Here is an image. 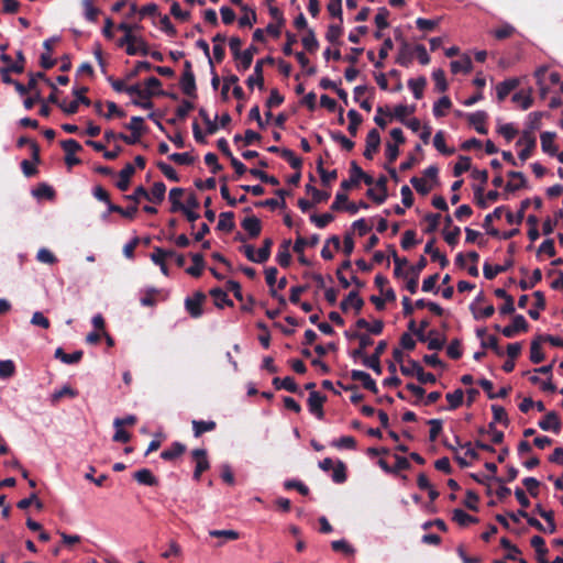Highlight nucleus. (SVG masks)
Instances as JSON below:
<instances>
[{
    "instance_id": "nucleus-1",
    "label": "nucleus",
    "mask_w": 563,
    "mask_h": 563,
    "mask_svg": "<svg viewBox=\"0 0 563 563\" xmlns=\"http://www.w3.org/2000/svg\"><path fill=\"white\" fill-rule=\"evenodd\" d=\"M516 252L515 243H510L507 249V253L509 257L505 261L503 265L492 266L489 263H484L483 273L484 277L488 280L494 279L498 274L507 272L509 268L514 266V254Z\"/></svg>"
},
{
    "instance_id": "nucleus-2",
    "label": "nucleus",
    "mask_w": 563,
    "mask_h": 563,
    "mask_svg": "<svg viewBox=\"0 0 563 563\" xmlns=\"http://www.w3.org/2000/svg\"><path fill=\"white\" fill-rule=\"evenodd\" d=\"M206 299V294L200 290L196 291L192 297L185 299V308L191 318L198 319L203 314L202 305Z\"/></svg>"
},
{
    "instance_id": "nucleus-3",
    "label": "nucleus",
    "mask_w": 563,
    "mask_h": 563,
    "mask_svg": "<svg viewBox=\"0 0 563 563\" xmlns=\"http://www.w3.org/2000/svg\"><path fill=\"white\" fill-rule=\"evenodd\" d=\"M387 349L386 341H379L375 347V351L372 355H366L362 360L364 366L373 369L377 375L382 374V365H380V356Z\"/></svg>"
},
{
    "instance_id": "nucleus-4",
    "label": "nucleus",
    "mask_w": 563,
    "mask_h": 563,
    "mask_svg": "<svg viewBox=\"0 0 563 563\" xmlns=\"http://www.w3.org/2000/svg\"><path fill=\"white\" fill-rule=\"evenodd\" d=\"M274 58L272 56H267L265 58L257 59L254 67V75L250 76L246 79V85L249 88L253 89L255 85L262 90L264 89V76H263V67L265 64L273 65Z\"/></svg>"
},
{
    "instance_id": "nucleus-5",
    "label": "nucleus",
    "mask_w": 563,
    "mask_h": 563,
    "mask_svg": "<svg viewBox=\"0 0 563 563\" xmlns=\"http://www.w3.org/2000/svg\"><path fill=\"white\" fill-rule=\"evenodd\" d=\"M191 457L196 462L192 477L195 481H200L202 473L210 468L207 450L195 449L191 451Z\"/></svg>"
},
{
    "instance_id": "nucleus-6",
    "label": "nucleus",
    "mask_w": 563,
    "mask_h": 563,
    "mask_svg": "<svg viewBox=\"0 0 563 563\" xmlns=\"http://www.w3.org/2000/svg\"><path fill=\"white\" fill-rule=\"evenodd\" d=\"M60 145L66 153L65 163L68 167H71L74 165H78L81 163V161L75 156V153L80 152L82 150V146L80 145L79 142H77L74 139H68V140L62 141Z\"/></svg>"
},
{
    "instance_id": "nucleus-7",
    "label": "nucleus",
    "mask_w": 563,
    "mask_h": 563,
    "mask_svg": "<svg viewBox=\"0 0 563 563\" xmlns=\"http://www.w3.org/2000/svg\"><path fill=\"white\" fill-rule=\"evenodd\" d=\"M516 144L517 146L525 145V147L519 152V158L525 162L532 155V152L537 146V140L530 132L525 131Z\"/></svg>"
},
{
    "instance_id": "nucleus-8",
    "label": "nucleus",
    "mask_w": 563,
    "mask_h": 563,
    "mask_svg": "<svg viewBox=\"0 0 563 563\" xmlns=\"http://www.w3.org/2000/svg\"><path fill=\"white\" fill-rule=\"evenodd\" d=\"M327 401V396L319 391H311L308 397L309 411L314 415L318 419H323V404Z\"/></svg>"
},
{
    "instance_id": "nucleus-9",
    "label": "nucleus",
    "mask_w": 563,
    "mask_h": 563,
    "mask_svg": "<svg viewBox=\"0 0 563 563\" xmlns=\"http://www.w3.org/2000/svg\"><path fill=\"white\" fill-rule=\"evenodd\" d=\"M538 426L543 431H552L555 434H559L562 429V422L555 411H549L541 420H539Z\"/></svg>"
},
{
    "instance_id": "nucleus-10",
    "label": "nucleus",
    "mask_w": 563,
    "mask_h": 563,
    "mask_svg": "<svg viewBox=\"0 0 563 563\" xmlns=\"http://www.w3.org/2000/svg\"><path fill=\"white\" fill-rule=\"evenodd\" d=\"M529 323L522 314H516L512 319V323L503 328L501 333L506 338H514L518 332H527Z\"/></svg>"
},
{
    "instance_id": "nucleus-11",
    "label": "nucleus",
    "mask_w": 563,
    "mask_h": 563,
    "mask_svg": "<svg viewBox=\"0 0 563 563\" xmlns=\"http://www.w3.org/2000/svg\"><path fill=\"white\" fill-rule=\"evenodd\" d=\"M355 310V313L358 314L364 307V300L360 297L357 290H351L349 295L340 302V309L343 312H347L350 308Z\"/></svg>"
},
{
    "instance_id": "nucleus-12",
    "label": "nucleus",
    "mask_w": 563,
    "mask_h": 563,
    "mask_svg": "<svg viewBox=\"0 0 563 563\" xmlns=\"http://www.w3.org/2000/svg\"><path fill=\"white\" fill-rule=\"evenodd\" d=\"M380 145V135L376 129L369 130L366 136V146L363 153L366 159H373L374 153H376Z\"/></svg>"
},
{
    "instance_id": "nucleus-13",
    "label": "nucleus",
    "mask_w": 563,
    "mask_h": 563,
    "mask_svg": "<svg viewBox=\"0 0 563 563\" xmlns=\"http://www.w3.org/2000/svg\"><path fill=\"white\" fill-rule=\"evenodd\" d=\"M487 120L488 114L483 110L467 114L468 123L475 128L477 133L483 135H486L488 133V130L486 128Z\"/></svg>"
},
{
    "instance_id": "nucleus-14",
    "label": "nucleus",
    "mask_w": 563,
    "mask_h": 563,
    "mask_svg": "<svg viewBox=\"0 0 563 563\" xmlns=\"http://www.w3.org/2000/svg\"><path fill=\"white\" fill-rule=\"evenodd\" d=\"M351 378L353 380H357V382H361L363 387L369 391H372L373 394H377L378 393V388H377V385L375 383V380L371 377V375L364 371H360V369H352L351 371Z\"/></svg>"
},
{
    "instance_id": "nucleus-15",
    "label": "nucleus",
    "mask_w": 563,
    "mask_h": 563,
    "mask_svg": "<svg viewBox=\"0 0 563 563\" xmlns=\"http://www.w3.org/2000/svg\"><path fill=\"white\" fill-rule=\"evenodd\" d=\"M520 80L518 78H508L496 86L498 101H504L508 95L518 88Z\"/></svg>"
},
{
    "instance_id": "nucleus-16",
    "label": "nucleus",
    "mask_w": 563,
    "mask_h": 563,
    "mask_svg": "<svg viewBox=\"0 0 563 563\" xmlns=\"http://www.w3.org/2000/svg\"><path fill=\"white\" fill-rule=\"evenodd\" d=\"M257 53H258V47L255 45H251L245 51H243L241 53L240 57L238 58V64H236L238 70L239 71L247 70L253 63L254 55Z\"/></svg>"
},
{
    "instance_id": "nucleus-17",
    "label": "nucleus",
    "mask_w": 563,
    "mask_h": 563,
    "mask_svg": "<svg viewBox=\"0 0 563 563\" xmlns=\"http://www.w3.org/2000/svg\"><path fill=\"white\" fill-rule=\"evenodd\" d=\"M179 85L181 91L189 98H197L196 77L190 74H181Z\"/></svg>"
},
{
    "instance_id": "nucleus-18",
    "label": "nucleus",
    "mask_w": 563,
    "mask_h": 563,
    "mask_svg": "<svg viewBox=\"0 0 563 563\" xmlns=\"http://www.w3.org/2000/svg\"><path fill=\"white\" fill-rule=\"evenodd\" d=\"M186 445L175 441L170 444V446L161 452V457L164 461L173 462L179 456H181L186 452Z\"/></svg>"
},
{
    "instance_id": "nucleus-19",
    "label": "nucleus",
    "mask_w": 563,
    "mask_h": 563,
    "mask_svg": "<svg viewBox=\"0 0 563 563\" xmlns=\"http://www.w3.org/2000/svg\"><path fill=\"white\" fill-rule=\"evenodd\" d=\"M273 385L277 390L285 389L289 393L299 394L300 396L302 395V391L299 390L298 385L291 376H286L284 378L275 377L273 379Z\"/></svg>"
},
{
    "instance_id": "nucleus-20",
    "label": "nucleus",
    "mask_w": 563,
    "mask_h": 563,
    "mask_svg": "<svg viewBox=\"0 0 563 563\" xmlns=\"http://www.w3.org/2000/svg\"><path fill=\"white\" fill-rule=\"evenodd\" d=\"M135 173V167L131 164V163H128L119 173V180L117 183V187L121 190V191H126L130 187V183H131V177L134 175Z\"/></svg>"
},
{
    "instance_id": "nucleus-21",
    "label": "nucleus",
    "mask_w": 563,
    "mask_h": 563,
    "mask_svg": "<svg viewBox=\"0 0 563 563\" xmlns=\"http://www.w3.org/2000/svg\"><path fill=\"white\" fill-rule=\"evenodd\" d=\"M242 228L249 233L250 238L255 239L261 234L262 223L255 216L247 217L241 222Z\"/></svg>"
},
{
    "instance_id": "nucleus-22",
    "label": "nucleus",
    "mask_w": 563,
    "mask_h": 563,
    "mask_svg": "<svg viewBox=\"0 0 563 563\" xmlns=\"http://www.w3.org/2000/svg\"><path fill=\"white\" fill-rule=\"evenodd\" d=\"M190 256L192 260V266L188 267L186 273L195 278H198L202 275L206 266L203 255L200 253H191Z\"/></svg>"
},
{
    "instance_id": "nucleus-23",
    "label": "nucleus",
    "mask_w": 563,
    "mask_h": 563,
    "mask_svg": "<svg viewBox=\"0 0 563 563\" xmlns=\"http://www.w3.org/2000/svg\"><path fill=\"white\" fill-rule=\"evenodd\" d=\"M408 363L413 367L417 379L419 380L420 384H434L437 382L435 376L432 373L424 372L423 367L419 364V362L409 358Z\"/></svg>"
},
{
    "instance_id": "nucleus-24",
    "label": "nucleus",
    "mask_w": 563,
    "mask_h": 563,
    "mask_svg": "<svg viewBox=\"0 0 563 563\" xmlns=\"http://www.w3.org/2000/svg\"><path fill=\"white\" fill-rule=\"evenodd\" d=\"M133 478L145 486H157L158 479L148 468H141L133 474Z\"/></svg>"
},
{
    "instance_id": "nucleus-25",
    "label": "nucleus",
    "mask_w": 563,
    "mask_h": 563,
    "mask_svg": "<svg viewBox=\"0 0 563 563\" xmlns=\"http://www.w3.org/2000/svg\"><path fill=\"white\" fill-rule=\"evenodd\" d=\"M412 59H413V52H412L410 45L406 41H402V44L399 48V52H398V55L396 58V63L399 64L400 66L408 67L412 63Z\"/></svg>"
},
{
    "instance_id": "nucleus-26",
    "label": "nucleus",
    "mask_w": 563,
    "mask_h": 563,
    "mask_svg": "<svg viewBox=\"0 0 563 563\" xmlns=\"http://www.w3.org/2000/svg\"><path fill=\"white\" fill-rule=\"evenodd\" d=\"M543 340L540 339V334H538L532 341L530 346V361L533 364H539L544 360V353L542 352L541 344Z\"/></svg>"
},
{
    "instance_id": "nucleus-27",
    "label": "nucleus",
    "mask_w": 563,
    "mask_h": 563,
    "mask_svg": "<svg viewBox=\"0 0 563 563\" xmlns=\"http://www.w3.org/2000/svg\"><path fill=\"white\" fill-rule=\"evenodd\" d=\"M358 341V347L353 350L350 355L352 358L354 360H363L364 356H366L365 354V350L372 345L374 343L373 339L366 334V333H363L362 336L357 340Z\"/></svg>"
},
{
    "instance_id": "nucleus-28",
    "label": "nucleus",
    "mask_w": 563,
    "mask_h": 563,
    "mask_svg": "<svg viewBox=\"0 0 563 563\" xmlns=\"http://www.w3.org/2000/svg\"><path fill=\"white\" fill-rule=\"evenodd\" d=\"M542 151L551 156L558 152V146L554 144L555 133L543 132L540 136Z\"/></svg>"
},
{
    "instance_id": "nucleus-29",
    "label": "nucleus",
    "mask_w": 563,
    "mask_h": 563,
    "mask_svg": "<svg viewBox=\"0 0 563 563\" xmlns=\"http://www.w3.org/2000/svg\"><path fill=\"white\" fill-rule=\"evenodd\" d=\"M290 240H284L279 246L276 261L282 267H288L291 262V255L289 253Z\"/></svg>"
},
{
    "instance_id": "nucleus-30",
    "label": "nucleus",
    "mask_w": 563,
    "mask_h": 563,
    "mask_svg": "<svg viewBox=\"0 0 563 563\" xmlns=\"http://www.w3.org/2000/svg\"><path fill=\"white\" fill-rule=\"evenodd\" d=\"M84 352L81 350L75 351L71 354L65 353L62 347H57L55 351V357L60 360L65 364H76L81 361Z\"/></svg>"
},
{
    "instance_id": "nucleus-31",
    "label": "nucleus",
    "mask_w": 563,
    "mask_h": 563,
    "mask_svg": "<svg viewBox=\"0 0 563 563\" xmlns=\"http://www.w3.org/2000/svg\"><path fill=\"white\" fill-rule=\"evenodd\" d=\"M235 228L234 213L231 211L221 212L217 229L223 232H231Z\"/></svg>"
},
{
    "instance_id": "nucleus-32",
    "label": "nucleus",
    "mask_w": 563,
    "mask_h": 563,
    "mask_svg": "<svg viewBox=\"0 0 563 563\" xmlns=\"http://www.w3.org/2000/svg\"><path fill=\"white\" fill-rule=\"evenodd\" d=\"M209 294L213 297L214 305L220 309L224 306L233 307L234 305L233 301L229 299L227 292L219 287L212 288Z\"/></svg>"
},
{
    "instance_id": "nucleus-33",
    "label": "nucleus",
    "mask_w": 563,
    "mask_h": 563,
    "mask_svg": "<svg viewBox=\"0 0 563 563\" xmlns=\"http://www.w3.org/2000/svg\"><path fill=\"white\" fill-rule=\"evenodd\" d=\"M125 52L130 56H135V55L147 56L150 54V47H148V44L142 37H137V41H135V44L129 45L126 47Z\"/></svg>"
},
{
    "instance_id": "nucleus-34",
    "label": "nucleus",
    "mask_w": 563,
    "mask_h": 563,
    "mask_svg": "<svg viewBox=\"0 0 563 563\" xmlns=\"http://www.w3.org/2000/svg\"><path fill=\"white\" fill-rule=\"evenodd\" d=\"M185 190L183 188L176 187L170 189L168 199L170 201V212H179V209H184V203L180 201L181 196L184 195Z\"/></svg>"
},
{
    "instance_id": "nucleus-35",
    "label": "nucleus",
    "mask_w": 563,
    "mask_h": 563,
    "mask_svg": "<svg viewBox=\"0 0 563 563\" xmlns=\"http://www.w3.org/2000/svg\"><path fill=\"white\" fill-rule=\"evenodd\" d=\"M192 430L194 435L196 438H200L205 432L213 431L217 427V423L212 420L205 421V420H192Z\"/></svg>"
},
{
    "instance_id": "nucleus-36",
    "label": "nucleus",
    "mask_w": 563,
    "mask_h": 563,
    "mask_svg": "<svg viewBox=\"0 0 563 563\" xmlns=\"http://www.w3.org/2000/svg\"><path fill=\"white\" fill-rule=\"evenodd\" d=\"M450 66H451V71L453 74H459V73L467 74L473 68L472 60L467 55L463 56L461 59L452 60Z\"/></svg>"
},
{
    "instance_id": "nucleus-37",
    "label": "nucleus",
    "mask_w": 563,
    "mask_h": 563,
    "mask_svg": "<svg viewBox=\"0 0 563 563\" xmlns=\"http://www.w3.org/2000/svg\"><path fill=\"white\" fill-rule=\"evenodd\" d=\"M533 297L536 298L534 308L528 311V314L531 319L538 320L540 318L539 310H544L547 306L545 296L542 291L537 290L533 292Z\"/></svg>"
},
{
    "instance_id": "nucleus-38",
    "label": "nucleus",
    "mask_w": 563,
    "mask_h": 563,
    "mask_svg": "<svg viewBox=\"0 0 563 563\" xmlns=\"http://www.w3.org/2000/svg\"><path fill=\"white\" fill-rule=\"evenodd\" d=\"M319 243V235L313 234L309 239L298 236L294 244V252L297 254L303 253L306 246L313 247Z\"/></svg>"
},
{
    "instance_id": "nucleus-39",
    "label": "nucleus",
    "mask_w": 563,
    "mask_h": 563,
    "mask_svg": "<svg viewBox=\"0 0 563 563\" xmlns=\"http://www.w3.org/2000/svg\"><path fill=\"white\" fill-rule=\"evenodd\" d=\"M347 118L350 121L347 131L352 137H355L357 135L358 126L363 122V118L355 109H351L347 112Z\"/></svg>"
},
{
    "instance_id": "nucleus-40",
    "label": "nucleus",
    "mask_w": 563,
    "mask_h": 563,
    "mask_svg": "<svg viewBox=\"0 0 563 563\" xmlns=\"http://www.w3.org/2000/svg\"><path fill=\"white\" fill-rule=\"evenodd\" d=\"M81 5L84 8V15L86 20L96 23L101 10L93 5L92 0H82Z\"/></svg>"
},
{
    "instance_id": "nucleus-41",
    "label": "nucleus",
    "mask_w": 563,
    "mask_h": 563,
    "mask_svg": "<svg viewBox=\"0 0 563 563\" xmlns=\"http://www.w3.org/2000/svg\"><path fill=\"white\" fill-rule=\"evenodd\" d=\"M530 206V199H525L520 203L519 213L514 214L511 211L506 212V220L509 224H520L525 218V212Z\"/></svg>"
},
{
    "instance_id": "nucleus-42",
    "label": "nucleus",
    "mask_w": 563,
    "mask_h": 563,
    "mask_svg": "<svg viewBox=\"0 0 563 563\" xmlns=\"http://www.w3.org/2000/svg\"><path fill=\"white\" fill-rule=\"evenodd\" d=\"M273 244H274V241L271 238H266V239L263 240L262 246L256 252V255H257L256 256V261H257V263L263 264V263L268 261V258L271 256Z\"/></svg>"
},
{
    "instance_id": "nucleus-43",
    "label": "nucleus",
    "mask_w": 563,
    "mask_h": 563,
    "mask_svg": "<svg viewBox=\"0 0 563 563\" xmlns=\"http://www.w3.org/2000/svg\"><path fill=\"white\" fill-rule=\"evenodd\" d=\"M32 195L37 199L52 200L55 198V190L49 185L42 183L33 191Z\"/></svg>"
},
{
    "instance_id": "nucleus-44",
    "label": "nucleus",
    "mask_w": 563,
    "mask_h": 563,
    "mask_svg": "<svg viewBox=\"0 0 563 563\" xmlns=\"http://www.w3.org/2000/svg\"><path fill=\"white\" fill-rule=\"evenodd\" d=\"M78 391L68 385H65L62 389L55 390L51 396L52 405H57L64 397L75 398Z\"/></svg>"
},
{
    "instance_id": "nucleus-45",
    "label": "nucleus",
    "mask_w": 563,
    "mask_h": 563,
    "mask_svg": "<svg viewBox=\"0 0 563 563\" xmlns=\"http://www.w3.org/2000/svg\"><path fill=\"white\" fill-rule=\"evenodd\" d=\"M427 86V79L423 76H420L417 79H409L408 87L411 89L416 99H421L423 96V90Z\"/></svg>"
},
{
    "instance_id": "nucleus-46",
    "label": "nucleus",
    "mask_w": 563,
    "mask_h": 563,
    "mask_svg": "<svg viewBox=\"0 0 563 563\" xmlns=\"http://www.w3.org/2000/svg\"><path fill=\"white\" fill-rule=\"evenodd\" d=\"M452 519L462 527H466L470 523L478 522V519L476 517L468 515L467 512L460 508L453 510Z\"/></svg>"
},
{
    "instance_id": "nucleus-47",
    "label": "nucleus",
    "mask_w": 563,
    "mask_h": 563,
    "mask_svg": "<svg viewBox=\"0 0 563 563\" xmlns=\"http://www.w3.org/2000/svg\"><path fill=\"white\" fill-rule=\"evenodd\" d=\"M434 147L443 155H453L455 150L448 147L444 140L443 131H438L433 137Z\"/></svg>"
},
{
    "instance_id": "nucleus-48",
    "label": "nucleus",
    "mask_w": 563,
    "mask_h": 563,
    "mask_svg": "<svg viewBox=\"0 0 563 563\" xmlns=\"http://www.w3.org/2000/svg\"><path fill=\"white\" fill-rule=\"evenodd\" d=\"M548 74L547 67H540L536 70L534 76L537 78V85L539 86L540 97L544 99L549 92V87L545 82V76Z\"/></svg>"
},
{
    "instance_id": "nucleus-49",
    "label": "nucleus",
    "mask_w": 563,
    "mask_h": 563,
    "mask_svg": "<svg viewBox=\"0 0 563 563\" xmlns=\"http://www.w3.org/2000/svg\"><path fill=\"white\" fill-rule=\"evenodd\" d=\"M451 107V99L448 96H443L433 104V115L435 118H442L445 115V111L449 110Z\"/></svg>"
},
{
    "instance_id": "nucleus-50",
    "label": "nucleus",
    "mask_w": 563,
    "mask_h": 563,
    "mask_svg": "<svg viewBox=\"0 0 563 563\" xmlns=\"http://www.w3.org/2000/svg\"><path fill=\"white\" fill-rule=\"evenodd\" d=\"M125 92L130 96H136L140 99H151L155 96V91L141 88L139 84L126 86Z\"/></svg>"
},
{
    "instance_id": "nucleus-51",
    "label": "nucleus",
    "mask_w": 563,
    "mask_h": 563,
    "mask_svg": "<svg viewBox=\"0 0 563 563\" xmlns=\"http://www.w3.org/2000/svg\"><path fill=\"white\" fill-rule=\"evenodd\" d=\"M432 79L434 81L435 90H438L439 92H445L448 90L449 85L443 69L439 68L433 70Z\"/></svg>"
},
{
    "instance_id": "nucleus-52",
    "label": "nucleus",
    "mask_w": 563,
    "mask_h": 563,
    "mask_svg": "<svg viewBox=\"0 0 563 563\" xmlns=\"http://www.w3.org/2000/svg\"><path fill=\"white\" fill-rule=\"evenodd\" d=\"M165 192H166L165 184L163 181H156V183H154V185L151 189V192H148L151 196V199H148V200L153 201L155 203H161L165 198Z\"/></svg>"
},
{
    "instance_id": "nucleus-53",
    "label": "nucleus",
    "mask_w": 563,
    "mask_h": 563,
    "mask_svg": "<svg viewBox=\"0 0 563 563\" xmlns=\"http://www.w3.org/2000/svg\"><path fill=\"white\" fill-rule=\"evenodd\" d=\"M109 211L110 212L119 213L122 217L132 220V219H134V217H135V214L137 212V207L134 205V206H131V207H128V208H122V207H120L118 205L109 202Z\"/></svg>"
},
{
    "instance_id": "nucleus-54",
    "label": "nucleus",
    "mask_w": 563,
    "mask_h": 563,
    "mask_svg": "<svg viewBox=\"0 0 563 563\" xmlns=\"http://www.w3.org/2000/svg\"><path fill=\"white\" fill-rule=\"evenodd\" d=\"M445 398L449 402V409L455 410L463 404L464 393L462 389H455L453 393H448Z\"/></svg>"
},
{
    "instance_id": "nucleus-55",
    "label": "nucleus",
    "mask_w": 563,
    "mask_h": 563,
    "mask_svg": "<svg viewBox=\"0 0 563 563\" xmlns=\"http://www.w3.org/2000/svg\"><path fill=\"white\" fill-rule=\"evenodd\" d=\"M416 111V106L398 104L394 108L391 115L399 122H405L406 117L412 114Z\"/></svg>"
},
{
    "instance_id": "nucleus-56",
    "label": "nucleus",
    "mask_w": 563,
    "mask_h": 563,
    "mask_svg": "<svg viewBox=\"0 0 563 563\" xmlns=\"http://www.w3.org/2000/svg\"><path fill=\"white\" fill-rule=\"evenodd\" d=\"M242 10L244 11V14L239 19V26L240 27L252 26L253 23L256 22L255 10L249 8L247 5H242Z\"/></svg>"
},
{
    "instance_id": "nucleus-57",
    "label": "nucleus",
    "mask_w": 563,
    "mask_h": 563,
    "mask_svg": "<svg viewBox=\"0 0 563 563\" xmlns=\"http://www.w3.org/2000/svg\"><path fill=\"white\" fill-rule=\"evenodd\" d=\"M490 409L493 411V421H495L496 423H501L505 427H508L510 421L508 419L505 408L499 405H492Z\"/></svg>"
},
{
    "instance_id": "nucleus-58",
    "label": "nucleus",
    "mask_w": 563,
    "mask_h": 563,
    "mask_svg": "<svg viewBox=\"0 0 563 563\" xmlns=\"http://www.w3.org/2000/svg\"><path fill=\"white\" fill-rule=\"evenodd\" d=\"M500 545L504 549L508 550L505 560L517 561V555L521 553L520 549L517 545L512 544L510 540L507 538L500 539Z\"/></svg>"
},
{
    "instance_id": "nucleus-59",
    "label": "nucleus",
    "mask_w": 563,
    "mask_h": 563,
    "mask_svg": "<svg viewBox=\"0 0 563 563\" xmlns=\"http://www.w3.org/2000/svg\"><path fill=\"white\" fill-rule=\"evenodd\" d=\"M302 45L310 53H314L319 48V42L313 30H308L306 36L302 37Z\"/></svg>"
},
{
    "instance_id": "nucleus-60",
    "label": "nucleus",
    "mask_w": 563,
    "mask_h": 563,
    "mask_svg": "<svg viewBox=\"0 0 563 563\" xmlns=\"http://www.w3.org/2000/svg\"><path fill=\"white\" fill-rule=\"evenodd\" d=\"M124 128L133 132V134L142 135L145 132L144 119L142 117H132Z\"/></svg>"
},
{
    "instance_id": "nucleus-61",
    "label": "nucleus",
    "mask_w": 563,
    "mask_h": 563,
    "mask_svg": "<svg viewBox=\"0 0 563 563\" xmlns=\"http://www.w3.org/2000/svg\"><path fill=\"white\" fill-rule=\"evenodd\" d=\"M343 33V29L341 23L340 24H330L328 26V31L325 33V38L331 44H340L339 38L341 37Z\"/></svg>"
},
{
    "instance_id": "nucleus-62",
    "label": "nucleus",
    "mask_w": 563,
    "mask_h": 563,
    "mask_svg": "<svg viewBox=\"0 0 563 563\" xmlns=\"http://www.w3.org/2000/svg\"><path fill=\"white\" fill-rule=\"evenodd\" d=\"M330 136L334 142L340 143L345 151L350 152L354 148L355 143L347 139L342 132L332 131L330 132Z\"/></svg>"
},
{
    "instance_id": "nucleus-63",
    "label": "nucleus",
    "mask_w": 563,
    "mask_h": 563,
    "mask_svg": "<svg viewBox=\"0 0 563 563\" xmlns=\"http://www.w3.org/2000/svg\"><path fill=\"white\" fill-rule=\"evenodd\" d=\"M282 157L288 162L291 168L300 170L302 166V159L297 157L295 153L289 148H283Z\"/></svg>"
},
{
    "instance_id": "nucleus-64",
    "label": "nucleus",
    "mask_w": 563,
    "mask_h": 563,
    "mask_svg": "<svg viewBox=\"0 0 563 563\" xmlns=\"http://www.w3.org/2000/svg\"><path fill=\"white\" fill-rule=\"evenodd\" d=\"M331 548L334 552H342L345 555H353L355 553V549L344 539L332 541Z\"/></svg>"
}]
</instances>
